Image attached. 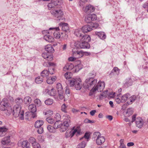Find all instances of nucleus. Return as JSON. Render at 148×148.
Masks as SVG:
<instances>
[{
	"instance_id": "8",
	"label": "nucleus",
	"mask_w": 148,
	"mask_h": 148,
	"mask_svg": "<svg viewBox=\"0 0 148 148\" xmlns=\"http://www.w3.org/2000/svg\"><path fill=\"white\" fill-rule=\"evenodd\" d=\"M9 103L7 99H4L1 102L0 106L1 109L3 111L8 110V108Z\"/></svg>"
},
{
	"instance_id": "23",
	"label": "nucleus",
	"mask_w": 148,
	"mask_h": 148,
	"mask_svg": "<svg viewBox=\"0 0 148 148\" xmlns=\"http://www.w3.org/2000/svg\"><path fill=\"white\" fill-rule=\"evenodd\" d=\"M44 38L47 41L49 42H52L54 40V38L52 36L48 35H45L44 36Z\"/></svg>"
},
{
	"instance_id": "47",
	"label": "nucleus",
	"mask_w": 148,
	"mask_h": 148,
	"mask_svg": "<svg viewBox=\"0 0 148 148\" xmlns=\"http://www.w3.org/2000/svg\"><path fill=\"white\" fill-rule=\"evenodd\" d=\"M98 8L97 6L94 7L89 4L86 7L85 9H95Z\"/></svg>"
},
{
	"instance_id": "40",
	"label": "nucleus",
	"mask_w": 148,
	"mask_h": 148,
	"mask_svg": "<svg viewBox=\"0 0 148 148\" xmlns=\"http://www.w3.org/2000/svg\"><path fill=\"white\" fill-rule=\"evenodd\" d=\"M70 132L71 135V137H72L73 136L75 133H77L78 134H79V131L77 130L76 129H75L74 130H71L70 131Z\"/></svg>"
},
{
	"instance_id": "50",
	"label": "nucleus",
	"mask_w": 148,
	"mask_h": 148,
	"mask_svg": "<svg viewBox=\"0 0 148 148\" xmlns=\"http://www.w3.org/2000/svg\"><path fill=\"white\" fill-rule=\"evenodd\" d=\"M86 145L85 142L82 141L81 143L79 144L77 146V148H84Z\"/></svg>"
},
{
	"instance_id": "6",
	"label": "nucleus",
	"mask_w": 148,
	"mask_h": 148,
	"mask_svg": "<svg viewBox=\"0 0 148 148\" xmlns=\"http://www.w3.org/2000/svg\"><path fill=\"white\" fill-rule=\"evenodd\" d=\"M51 12L53 15L58 18L59 20L60 19L64 14L63 12L61 10H51Z\"/></svg>"
},
{
	"instance_id": "21",
	"label": "nucleus",
	"mask_w": 148,
	"mask_h": 148,
	"mask_svg": "<svg viewBox=\"0 0 148 148\" xmlns=\"http://www.w3.org/2000/svg\"><path fill=\"white\" fill-rule=\"evenodd\" d=\"M95 34L101 39H105L106 38V36L103 32H96Z\"/></svg>"
},
{
	"instance_id": "54",
	"label": "nucleus",
	"mask_w": 148,
	"mask_h": 148,
	"mask_svg": "<svg viewBox=\"0 0 148 148\" xmlns=\"http://www.w3.org/2000/svg\"><path fill=\"white\" fill-rule=\"evenodd\" d=\"M95 88H94L91 89L90 90L91 91L89 93L90 96H92L95 95V92L97 91L95 90Z\"/></svg>"
},
{
	"instance_id": "7",
	"label": "nucleus",
	"mask_w": 148,
	"mask_h": 148,
	"mask_svg": "<svg viewBox=\"0 0 148 148\" xmlns=\"http://www.w3.org/2000/svg\"><path fill=\"white\" fill-rule=\"evenodd\" d=\"M97 18V16L95 14H88L86 16L85 21L87 23H90L92 21L96 20Z\"/></svg>"
},
{
	"instance_id": "33",
	"label": "nucleus",
	"mask_w": 148,
	"mask_h": 148,
	"mask_svg": "<svg viewBox=\"0 0 148 148\" xmlns=\"http://www.w3.org/2000/svg\"><path fill=\"white\" fill-rule=\"evenodd\" d=\"M133 113V110L132 108H128L127 109V111L126 112V116L129 117Z\"/></svg>"
},
{
	"instance_id": "61",
	"label": "nucleus",
	"mask_w": 148,
	"mask_h": 148,
	"mask_svg": "<svg viewBox=\"0 0 148 148\" xmlns=\"http://www.w3.org/2000/svg\"><path fill=\"white\" fill-rule=\"evenodd\" d=\"M112 72L113 73L115 72L116 74H118L119 73V69L117 67H115L112 70Z\"/></svg>"
},
{
	"instance_id": "10",
	"label": "nucleus",
	"mask_w": 148,
	"mask_h": 148,
	"mask_svg": "<svg viewBox=\"0 0 148 148\" xmlns=\"http://www.w3.org/2000/svg\"><path fill=\"white\" fill-rule=\"evenodd\" d=\"M52 30L55 32H53V35L54 37L57 39H59L60 38V35L58 32L59 30V29L58 27L50 28L49 29V30Z\"/></svg>"
},
{
	"instance_id": "31",
	"label": "nucleus",
	"mask_w": 148,
	"mask_h": 148,
	"mask_svg": "<svg viewBox=\"0 0 148 148\" xmlns=\"http://www.w3.org/2000/svg\"><path fill=\"white\" fill-rule=\"evenodd\" d=\"M24 101L25 103H29L32 101V99L30 97L27 96L24 98Z\"/></svg>"
},
{
	"instance_id": "5",
	"label": "nucleus",
	"mask_w": 148,
	"mask_h": 148,
	"mask_svg": "<svg viewBox=\"0 0 148 148\" xmlns=\"http://www.w3.org/2000/svg\"><path fill=\"white\" fill-rule=\"evenodd\" d=\"M75 46L77 48L82 49H89L90 47L88 43L82 41L75 43Z\"/></svg>"
},
{
	"instance_id": "53",
	"label": "nucleus",
	"mask_w": 148,
	"mask_h": 148,
	"mask_svg": "<svg viewBox=\"0 0 148 148\" xmlns=\"http://www.w3.org/2000/svg\"><path fill=\"white\" fill-rule=\"evenodd\" d=\"M124 140L123 139H121L120 141V145L119 148H125V146L123 143Z\"/></svg>"
},
{
	"instance_id": "38",
	"label": "nucleus",
	"mask_w": 148,
	"mask_h": 148,
	"mask_svg": "<svg viewBox=\"0 0 148 148\" xmlns=\"http://www.w3.org/2000/svg\"><path fill=\"white\" fill-rule=\"evenodd\" d=\"M70 132L71 135V137H72L73 136L75 133H77L78 134H79V131L77 130L76 129H75L74 130H71L70 131Z\"/></svg>"
},
{
	"instance_id": "27",
	"label": "nucleus",
	"mask_w": 148,
	"mask_h": 148,
	"mask_svg": "<svg viewBox=\"0 0 148 148\" xmlns=\"http://www.w3.org/2000/svg\"><path fill=\"white\" fill-rule=\"evenodd\" d=\"M28 109L31 112L34 113L36 111V106L34 104H31L28 106Z\"/></svg>"
},
{
	"instance_id": "28",
	"label": "nucleus",
	"mask_w": 148,
	"mask_h": 148,
	"mask_svg": "<svg viewBox=\"0 0 148 148\" xmlns=\"http://www.w3.org/2000/svg\"><path fill=\"white\" fill-rule=\"evenodd\" d=\"M82 33L83 32L82 30L79 29L75 30V35L77 37H78L80 38L82 37V35H83V34H82Z\"/></svg>"
},
{
	"instance_id": "64",
	"label": "nucleus",
	"mask_w": 148,
	"mask_h": 148,
	"mask_svg": "<svg viewBox=\"0 0 148 148\" xmlns=\"http://www.w3.org/2000/svg\"><path fill=\"white\" fill-rule=\"evenodd\" d=\"M70 74V73L67 72L64 74V76L66 79H69L70 78V76L69 75Z\"/></svg>"
},
{
	"instance_id": "44",
	"label": "nucleus",
	"mask_w": 148,
	"mask_h": 148,
	"mask_svg": "<svg viewBox=\"0 0 148 148\" xmlns=\"http://www.w3.org/2000/svg\"><path fill=\"white\" fill-rule=\"evenodd\" d=\"M15 102L18 104H20L22 103L23 102V99L20 97H18L16 98L15 100Z\"/></svg>"
},
{
	"instance_id": "3",
	"label": "nucleus",
	"mask_w": 148,
	"mask_h": 148,
	"mask_svg": "<svg viewBox=\"0 0 148 148\" xmlns=\"http://www.w3.org/2000/svg\"><path fill=\"white\" fill-rule=\"evenodd\" d=\"M21 107L16 105L14 106L13 109V114L15 117L19 116L21 120L24 119V111L21 110Z\"/></svg>"
},
{
	"instance_id": "34",
	"label": "nucleus",
	"mask_w": 148,
	"mask_h": 148,
	"mask_svg": "<svg viewBox=\"0 0 148 148\" xmlns=\"http://www.w3.org/2000/svg\"><path fill=\"white\" fill-rule=\"evenodd\" d=\"M49 75V71L47 70H43L41 73V76L42 77H47Z\"/></svg>"
},
{
	"instance_id": "37",
	"label": "nucleus",
	"mask_w": 148,
	"mask_h": 148,
	"mask_svg": "<svg viewBox=\"0 0 148 148\" xmlns=\"http://www.w3.org/2000/svg\"><path fill=\"white\" fill-rule=\"evenodd\" d=\"M70 132L71 135V137H72L73 136L75 133H77L78 134H79V131L77 130L76 129H75L74 130H71L70 131Z\"/></svg>"
},
{
	"instance_id": "14",
	"label": "nucleus",
	"mask_w": 148,
	"mask_h": 148,
	"mask_svg": "<svg viewBox=\"0 0 148 148\" xmlns=\"http://www.w3.org/2000/svg\"><path fill=\"white\" fill-rule=\"evenodd\" d=\"M92 30L91 27L88 25H86L83 26L82 28V31L83 33H87Z\"/></svg>"
},
{
	"instance_id": "20",
	"label": "nucleus",
	"mask_w": 148,
	"mask_h": 148,
	"mask_svg": "<svg viewBox=\"0 0 148 148\" xmlns=\"http://www.w3.org/2000/svg\"><path fill=\"white\" fill-rule=\"evenodd\" d=\"M90 36L87 35H83L82 37L81 38V41L88 42L90 40Z\"/></svg>"
},
{
	"instance_id": "4",
	"label": "nucleus",
	"mask_w": 148,
	"mask_h": 148,
	"mask_svg": "<svg viewBox=\"0 0 148 148\" xmlns=\"http://www.w3.org/2000/svg\"><path fill=\"white\" fill-rule=\"evenodd\" d=\"M67 118H65L64 119L63 122L61 124L60 131L62 132L65 131L71 125V123L70 118L69 116H67Z\"/></svg>"
},
{
	"instance_id": "2",
	"label": "nucleus",
	"mask_w": 148,
	"mask_h": 148,
	"mask_svg": "<svg viewBox=\"0 0 148 148\" xmlns=\"http://www.w3.org/2000/svg\"><path fill=\"white\" fill-rule=\"evenodd\" d=\"M97 80L90 77L86 79L83 84L84 87L86 89L90 90L91 89L95 88L97 84Z\"/></svg>"
},
{
	"instance_id": "24",
	"label": "nucleus",
	"mask_w": 148,
	"mask_h": 148,
	"mask_svg": "<svg viewBox=\"0 0 148 148\" xmlns=\"http://www.w3.org/2000/svg\"><path fill=\"white\" fill-rule=\"evenodd\" d=\"M145 122L144 118L139 117V128H141L145 125Z\"/></svg>"
},
{
	"instance_id": "46",
	"label": "nucleus",
	"mask_w": 148,
	"mask_h": 148,
	"mask_svg": "<svg viewBox=\"0 0 148 148\" xmlns=\"http://www.w3.org/2000/svg\"><path fill=\"white\" fill-rule=\"evenodd\" d=\"M90 135L89 133H88L87 132L85 133V134L84 137H82L81 138H80V140H82L84 139V138H85L87 140V141H88V140L89 139L90 137Z\"/></svg>"
},
{
	"instance_id": "55",
	"label": "nucleus",
	"mask_w": 148,
	"mask_h": 148,
	"mask_svg": "<svg viewBox=\"0 0 148 148\" xmlns=\"http://www.w3.org/2000/svg\"><path fill=\"white\" fill-rule=\"evenodd\" d=\"M32 146L34 148H40V145L36 142L33 143Z\"/></svg>"
},
{
	"instance_id": "18",
	"label": "nucleus",
	"mask_w": 148,
	"mask_h": 148,
	"mask_svg": "<svg viewBox=\"0 0 148 148\" xmlns=\"http://www.w3.org/2000/svg\"><path fill=\"white\" fill-rule=\"evenodd\" d=\"M130 96V95L128 93L123 95L121 98L122 102H125L127 100L129 101Z\"/></svg>"
},
{
	"instance_id": "49",
	"label": "nucleus",
	"mask_w": 148,
	"mask_h": 148,
	"mask_svg": "<svg viewBox=\"0 0 148 148\" xmlns=\"http://www.w3.org/2000/svg\"><path fill=\"white\" fill-rule=\"evenodd\" d=\"M46 120L48 123L51 124H52L54 123L55 121L53 119L50 117H48L46 119Z\"/></svg>"
},
{
	"instance_id": "22",
	"label": "nucleus",
	"mask_w": 148,
	"mask_h": 148,
	"mask_svg": "<svg viewBox=\"0 0 148 148\" xmlns=\"http://www.w3.org/2000/svg\"><path fill=\"white\" fill-rule=\"evenodd\" d=\"M57 77L53 76L52 77H49L47 80V83L49 84H53L56 79Z\"/></svg>"
},
{
	"instance_id": "36",
	"label": "nucleus",
	"mask_w": 148,
	"mask_h": 148,
	"mask_svg": "<svg viewBox=\"0 0 148 148\" xmlns=\"http://www.w3.org/2000/svg\"><path fill=\"white\" fill-rule=\"evenodd\" d=\"M34 102L36 104V106L37 107L40 106L42 105V103L41 101L38 99H36L34 100Z\"/></svg>"
},
{
	"instance_id": "16",
	"label": "nucleus",
	"mask_w": 148,
	"mask_h": 148,
	"mask_svg": "<svg viewBox=\"0 0 148 148\" xmlns=\"http://www.w3.org/2000/svg\"><path fill=\"white\" fill-rule=\"evenodd\" d=\"M45 49L46 51L48 53H52L54 51V49L50 45H48L45 46Z\"/></svg>"
},
{
	"instance_id": "62",
	"label": "nucleus",
	"mask_w": 148,
	"mask_h": 148,
	"mask_svg": "<svg viewBox=\"0 0 148 148\" xmlns=\"http://www.w3.org/2000/svg\"><path fill=\"white\" fill-rule=\"evenodd\" d=\"M84 122L86 123H94V121L90 120L88 119H85L84 120Z\"/></svg>"
},
{
	"instance_id": "45",
	"label": "nucleus",
	"mask_w": 148,
	"mask_h": 148,
	"mask_svg": "<svg viewBox=\"0 0 148 148\" xmlns=\"http://www.w3.org/2000/svg\"><path fill=\"white\" fill-rule=\"evenodd\" d=\"M54 91V89L52 88H51V90H48L47 91V93L50 96H54L55 94Z\"/></svg>"
},
{
	"instance_id": "39",
	"label": "nucleus",
	"mask_w": 148,
	"mask_h": 148,
	"mask_svg": "<svg viewBox=\"0 0 148 148\" xmlns=\"http://www.w3.org/2000/svg\"><path fill=\"white\" fill-rule=\"evenodd\" d=\"M70 132L71 135V137H72L73 136L75 133H77L78 134H79V131L77 130L76 129H75L74 130H71L70 131Z\"/></svg>"
},
{
	"instance_id": "35",
	"label": "nucleus",
	"mask_w": 148,
	"mask_h": 148,
	"mask_svg": "<svg viewBox=\"0 0 148 148\" xmlns=\"http://www.w3.org/2000/svg\"><path fill=\"white\" fill-rule=\"evenodd\" d=\"M53 111L50 110L44 111L43 114L44 115H47L48 116H51L53 114Z\"/></svg>"
},
{
	"instance_id": "1",
	"label": "nucleus",
	"mask_w": 148,
	"mask_h": 148,
	"mask_svg": "<svg viewBox=\"0 0 148 148\" xmlns=\"http://www.w3.org/2000/svg\"><path fill=\"white\" fill-rule=\"evenodd\" d=\"M69 81L70 86H74L77 90H80L82 87V83L80 78H71Z\"/></svg>"
},
{
	"instance_id": "26",
	"label": "nucleus",
	"mask_w": 148,
	"mask_h": 148,
	"mask_svg": "<svg viewBox=\"0 0 148 148\" xmlns=\"http://www.w3.org/2000/svg\"><path fill=\"white\" fill-rule=\"evenodd\" d=\"M43 123L44 122L43 121L41 120H38L35 122L34 126L35 127L38 128L42 125Z\"/></svg>"
},
{
	"instance_id": "63",
	"label": "nucleus",
	"mask_w": 148,
	"mask_h": 148,
	"mask_svg": "<svg viewBox=\"0 0 148 148\" xmlns=\"http://www.w3.org/2000/svg\"><path fill=\"white\" fill-rule=\"evenodd\" d=\"M77 54V58H80L82 57L83 56V53L82 51H78Z\"/></svg>"
},
{
	"instance_id": "19",
	"label": "nucleus",
	"mask_w": 148,
	"mask_h": 148,
	"mask_svg": "<svg viewBox=\"0 0 148 148\" xmlns=\"http://www.w3.org/2000/svg\"><path fill=\"white\" fill-rule=\"evenodd\" d=\"M60 27H62V29L64 31H67L69 29L68 24L67 23H60L59 24Z\"/></svg>"
},
{
	"instance_id": "42",
	"label": "nucleus",
	"mask_w": 148,
	"mask_h": 148,
	"mask_svg": "<svg viewBox=\"0 0 148 148\" xmlns=\"http://www.w3.org/2000/svg\"><path fill=\"white\" fill-rule=\"evenodd\" d=\"M100 132H95L93 135V137L96 139H97L101 135Z\"/></svg>"
},
{
	"instance_id": "56",
	"label": "nucleus",
	"mask_w": 148,
	"mask_h": 148,
	"mask_svg": "<svg viewBox=\"0 0 148 148\" xmlns=\"http://www.w3.org/2000/svg\"><path fill=\"white\" fill-rule=\"evenodd\" d=\"M59 122V121H56L54 124L53 127L55 129L60 127V125H58V123Z\"/></svg>"
},
{
	"instance_id": "13",
	"label": "nucleus",
	"mask_w": 148,
	"mask_h": 148,
	"mask_svg": "<svg viewBox=\"0 0 148 148\" xmlns=\"http://www.w3.org/2000/svg\"><path fill=\"white\" fill-rule=\"evenodd\" d=\"M8 128L5 126L0 127V137L4 136L7 133Z\"/></svg>"
},
{
	"instance_id": "29",
	"label": "nucleus",
	"mask_w": 148,
	"mask_h": 148,
	"mask_svg": "<svg viewBox=\"0 0 148 148\" xmlns=\"http://www.w3.org/2000/svg\"><path fill=\"white\" fill-rule=\"evenodd\" d=\"M43 81L42 77L38 76L35 79V82L37 84H41Z\"/></svg>"
},
{
	"instance_id": "59",
	"label": "nucleus",
	"mask_w": 148,
	"mask_h": 148,
	"mask_svg": "<svg viewBox=\"0 0 148 148\" xmlns=\"http://www.w3.org/2000/svg\"><path fill=\"white\" fill-rule=\"evenodd\" d=\"M48 7L49 8H55L56 7L52 1L48 4Z\"/></svg>"
},
{
	"instance_id": "43",
	"label": "nucleus",
	"mask_w": 148,
	"mask_h": 148,
	"mask_svg": "<svg viewBox=\"0 0 148 148\" xmlns=\"http://www.w3.org/2000/svg\"><path fill=\"white\" fill-rule=\"evenodd\" d=\"M56 88L58 92L63 90L62 85L60 83H58L57 84Z\"/></svg>"
},
{
	"instance_id": "25",
	"label": "nucleus",
	"mask_w": 148,
	"mask_h": 148,
	"mask_svg": "<svg viewBox=\"0 0 148 148\" xmlns=\"http://www.w3.org/2000/svg\"><path fill=\"white\" fill-rule=\"evenodd\" d=\"M21 144L23 148H30L29 143L27 140L22 142Z\"/></svg>"
},
{
	"instance_id": "60",
	"label": "nucleus",
	"mask_w": 148,
	"mask_h": 148,
	"mask_svg": "<svg viewBox=\"0 0 148 148\" xmlns=\"http://www.w3.org/2000/svg\"><path fill=\"white\" fill-rule=\"evenodd\" d=\"M99 26V24L97 23H93V25H92L91 26V28L92 29V30L93 29H95L97 28Z\"/></svg>"
},
{
	"instance_id": "11",
	"label": "nucleus",
	"mask_w": 148,
	"mask_h": 148,
	"mask_svg": "<svg viewBox=\"0 0 148 148\" xmlns=\"http://www.w3.org/2000/svg\"><path fill=\"white\" fill-rule=\"evenodd\" d=\"M42 56L47 60L51 61L53 60V58L52 55L49 53H47L46 52H44L42 54Z\"/></svg>"
},
{
	"instance_id": "58",
	"label": "nucleus",
	"mask_w": 148,
	"mask_h": 148,
	"mask_svg": "<svg viewBox=\"0 0 148 148\" xmlns=\"http://www.w3.org/2000/svg\"><path fill=\"white\" fill-rule=\"evenodd\" d=\"M29 142L31 143L32 145H33V144L34 143H36V139L34 137H31L29 139Z\"/></svg>"
},
{
	"instance_id": "32",
	"label": "nucleus",
	"mask_w": 148,
	"mask_h": 148,
	"mask_svg": "<svg viewBox=\"0 0 148 148\" xmlns=\"http://www.w3.org/2000/svg\"><path fill=\"white\" fill-rule=\"evenodd\" d=\"M82 68V65L80 64H78L75 66L74 69L75 72H78Z\"/></svg>"
},
{
	"instance_id": "15",
	"label": "nucleus",
	"mask_w": 148,
	"mask_h": 148,
	"mask_svg": "<svg viewBox=\"0 0 148 148\" xmlns=\"http://www.w3.org/2000/svg\"><path fill=\"white\" fill-rule=\"evenodd\" d=\"M96 143L97 145H101L103 144L105 141L104 138L101 135L99 137L96 139Z\"/></svg>"
},
{
	"instance_id": "12",
	"label": "nucleus",
	"mask_w": 148,
	"mask_h": 148,
	"mask_svg": "<svg viewBox=\"0 0 148 148\" xmlns=\"http://www.w3.org/2000/svg\"><path fill=\"white\" fill-rule=\"evenodd\" d=\"M10 136H7L3 138L1 140V143L4 145H8L10 142Z\"/></svg>"
},
{
	"instance_id": "48",
	"label": "nucleus",
	"mask_w": 148,
	"mask_h": 148,
	"mask_svg": "<svg viewBox=\"0 0 148 148\" xmlns=\"http://www.w3.org/2000/svg\"><path fill=\"white\" fill-rule=\"evenodd\" d=\"M58 97L60 99H62L64 98L63 95V90L58 92Z\"/></svg>"
},
{
	"instance_id": "51",
	"label": "nucleus",
	"mask_w": 148,
	"mask_h": 148,
	"mask_svg": "<svg viewBox=\"0 0 148 148\" xmlns=\"http://www.w3.org/2000/svg\"><path fill=\"white\" fill-rule=\"evenodd\" d=\"M54 118L56 119V121H60L61 119V116L60 114L56 113L54 117Z\"/></svg>"
},
{
	"instance_id": "57",
	"label": "nucleus",
	"mask_w": 148,
	"mask_h": 148,
	"mask_svg": "<svg viewBox=\"0 0 148 148\" xmlns=\"http://www.w3.org/2000/svg\"><path fill=\"white\" fill-rule=\"evenodd\" d=\"M66 105L64 104H63L61 107V110L63 112H64L65 113L66 112Z\"/></svg>"
},
{
	"instance_id": "9",
	"label": "nucleus",
	"mask_w": 148,
	"mask_h": 148,
	"mask_svg": "<svg viewBox=\"0 0 148 148\" xmlns=\"http://www.w3.org/2000/svg\"><path fill=\"white\" fill-rule=\"evenodd\" d=\"M105 86V84L104 82H99L95 87V90H97L98 92H101L104 89Z\"/></svg>"
},
{
	"instance_id": "17",
	"label": "nucleus",
	"mask_w": 148,
	"mask_h": 148,
	"mask_svg": "<svg viewBox=\"0 0 148 148\" xmlns=\"http://www.w3.org/2000/svg\"><path fill=\"white\" fill-rule=\"evenodd\" d=\"M74 68V65L71 63L67 64L63 68V70L64 71H66L67 70H71Z\"/></svg>"
},
{
	"instance_id": "41",
	"label": "nucleus",
	"mask_w": 148,
	"mask_h": 148,
	"mask_svg": "<svg viewBox=\"0 0 148 148\" xmlns=\"http://www.w3.org/2000/svg\"><path fill=\"white\" fill-rule=\"evenodd\" d=\"M45 103L47 105H51L53 103V100L50 99H49L45 101Z\"/></svg>"
},
{
	"instance_id": "52",
	"label": "nucleus",
	"mask_w": 148,
	"mask_h": 148,
	"mask_svg": "<svg viewBox=\"0 0 148 148\" xmlns=\"http://www.w3.org/2000/svg\"><path fill=\"white\" fill-rule=\"evenodd\" d=\"M48 130L51 132H53L55 131V129L53 127L50 125H49L47 127Z\"/></svg>"
},
{
	"instance_id": "30",
	"label": "nucleus",
	"mask_w": 148,
	"mask_h": 148,
	"mask_svg": "<svg viewBox=\"0 0 148 148\" xmlns=\"http://www.w3.org/2000/svg\"><path fill=\"white\" fill-rule=\"evenodd\" d=\"M136 99V97L135 96H133L132 97H130L129 100L127 101V103L128 104H130L132 103V102L134 101Z\"/></svg>"
}]
</instances>
